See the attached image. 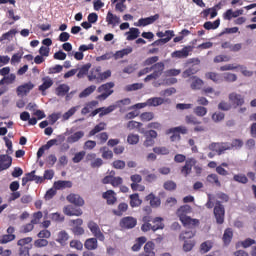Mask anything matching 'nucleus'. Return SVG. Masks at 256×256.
Here are the masks:
<instances>
[{"instance_id": "1", "label": "nucleus", "mask_w": 256, "mask_h": 256, "mask_svg": "<svg viewBox=\"0 0 256 256\" xmlns=\"http://www.w3.org/2000/svg\"><path fill=\"white\" fill-rule=\"evenodd\" d=\"M189 213H191V206L189 205H184L181 206L178 210H177V215L181 221V223H183V225L185 227H195V225H199V220L198 219H193L187 215H189Z\"/></svg>"}, {"instance_id": "2", "label": "nucleus", "mask_w": 256, "mask_h": 256, "mask_svg": "<svg viewBox=\"0 0 256 256\" xmlns=\"http://www.w3.org/2000/svg\"><path fill=\"white\" fill-rule=\"evenodd\" d=\"M151 71H153V72L144 78L145 83H149V81L159 79V77H161V75H163V71H165V63L158 62V63L150 66V72Z\"/></svg>"}, {"instance_id": "3", "label": "nucleus", "mask_w": 256, "mask_h": 256, "mask_svg": "<svg viewBox=\"0 0 256 256\" xmlns=\"http://www.w3.org/2000/svg\"><path fill=\"white\" fill-rule=\"evenodd\" d=\"M113 87H115L114 82H107L105 84L100 85L97 88V93L101 94L98 95L96 99H98V101H105L107 98L111 97V95H113L114 93Z\"/></svg>"}, {"instance_id": "4", "label": "nucleus", "mask_w": 256, "mask_h": 256, "mask_svg": "<svg viewBox=\"0 0 256 256\" xmlns=\"http://www.w3.org/2000/svg\"><path fill=\"white\" fill-rule=\"evenodd\" d=\"M213 213L216 219V223L218 225H223V223H225V206L221 204V201L216 200Z\"/></svg>"}, {"instance_id": "5", "label": "nucleus", "mask_w": 256, "mask_h": 256, "mask_svg": "<svg viewBox=\"0 0 256 256\" xmlns=\"http://www.w3.org/2000/svg\"><path fill=\"white\" fill-rule=\"evenodd\" d=\"M156 35L160 39H158L155 43L157 45H159V43L165 45V43H169V41L175 37V32L173 30H166L165 32H157Z\"/></svg>"}, {"instance_id": "6", "label": "nucleus", "mask_w": 256, "mask_h": 256, "mask_svg": "<svg viewBox=\"0 0 256 256\" xmlns=\"http://www.w3.org/2000/svg\"><path fill=\"white\" fill-rule=\"evenodd\" d=\"M193 51V47L184 46L181 50H176L171 53L172 59H187L189 54Z\"/></svg>"}, {"instance_id": "7", "label": "nucleus", "mask_w": 256, "mask_h": 256, "mask_svg": "<svg viewBox=\"0 0 256 256\" xmlns=\"http://www.w3.org/2000/svg\"><path fill=\"white\" fill-rule=\"evenodd\" d=\"M88 228L98 241H105V235L101 232V228H99L97 223L94 221L88 222Z\"/></svg>"}, {"instance_id": "8", "label": "nucleus", "mask_w": 256, "mask_h": 256, "mask_svg": "<svg viewBox=\"0 0 256 256\" xmlns=\"http://www.w3.org/2000/svg\"><path fill=\"white\" fill-rule=\"evenodd\" d=\"M137 225V219L131 216L124 217L120 220L119 226L121 229H134Z\"/></svg>"}, {"instance_id": "9", "label": "nucleus", "mask_w": 256, "mask_h": 256, "mask_svg": "<svg viewBox=\"0 0 256 256\" xmlns=\"http://www.w3.org/2000/svg\"><path fill=\"white\" fill-rule=\"evenodd\" d=\"M229 101L230 103H232V105H234V107H241L245 105V97L236 92H232L229 94Z\"/></svg>"}, {"instance_id": "10", "label": "nucleus", "mask_w": 256, "mask_h": 256, "mask_svg": "<svg viewBox=\"0 0 256 256\" xmlns=\"http://www.w3.org/2000/svg\"><path fill=\"white\" fill-rule=\"evenodd\" d=\"M189 81H191L190 89H192V91H200V89H203V85H205L203 79L198 76L190 77V79L187 80V83H189Z\"/></svg>"}, {"instance_id": "11", "label": "nucleus", "mask_w": 256, "mask_h": 256, "mask_svg": "<svg viewBox=\"0 0 256 256\" xmlns=\"http://www.w3.org/2000/svg\"><path fill=\"white\" fill-rule=\"evenodd\" d=\"M15 227L10 226L7 229V234H4L0 237V243L2 245H6V243H11V241H15Z\"/></svg>"}, {"instance_id": "12", "label": "nucleus", "mask_w": 256, "mask_h": 256, "mask_svg": "<svg viewBox=\"0 0 256 256\" xmlns=\"http://www.w3.org/2000/svg\"><path fill=\"white\" fill-rule=\"evenodd\" d=\"M145 137L144 147H153L155 145V139H157V132L155 130H147Z\"/></svg>"}, {"instance_id": "13", "label": "nucleus", "mask_w": 256, "mask_h": 256, "mask_svg": "<svg viewBox=\"0 0 256 256\" xmlns=\"http://www.w3.org/2000/svg\"><path fill=\"white\" fill-rule=\"evenodd\" d=\"M159 14H155L153 16L147 17V18H140L138 20V27H147V25H153V23H155V21H158L159 19Z\"/></svg>"}, {"instance_id": "14", "label": "nucleus", "mask_w": 256, "mask_h": 256, "mask_svg": "<svg viewBox=\"0 0 256 256\" xmlns=\"http://www.w3.org/2000/svg\"><path fill=\"white\" fill-rule=\"evenodd\" d=\"M13 163V158L9 155H0V173L11 167Z\"/></svg>"}, {"instance_id": "15", "label": "nucleus", "mask_w": 256, "mask_h": 256, "mask_svg": "<svg viewBox=\"0 0 256 256\" xmlns=\"http://www.w3.org/2000/svg\"><path fill=\"white\" fill-rule=\"evenodd\" d=\"M66 199L69 203L76 205V207H83L85 205V200L79 194H70Z\"/></svg>"}, {"instance_id": "16", "label": "nucleus", "mask_w": 256, "mask_h": 256, "mask_svg": "<svg viewBox=\"0 0 256 256\" xmlns=\"http://www.w3.org/2000/svg\"><path fill=\"white\" fill-rule=\"evenodd\" d=\"M34 87L35 85L31 82L22 84L16 89L17 95H27V93H30Z\"/></svg>"}, {"instance_id": "17", "label": "nucleus", "mask_w": 256, "mask_h": 256, "mask_svg": "<svg viewBox=\"0 0 256 256\" xmlns=\"http://www.w3.org/2000/svg\"><path fill=\"white\" fill-rule=\"evenodd\" d=\"M100 77H101V66H97L91 69L88 75V80L96 81V83H100Z\"/></svg>"}, {"instance_id": "18", "label": "nucleus", "mask_w": 256, "mask_h": 256, "mask_svg": "<svg viewBox=\"0 0 256 256\" xmlns=\"http://www.w3.org/2000/svg\"><path fill=\"white\" fill-rule=\"evenodd\" d=\"M200 69L198 66L191 65L186 70L182 72V78L183 79H189V77H195L197 73H199Z\"/></svg>"}, {"instance_id": "19", "label": "nucleus", "mask_w": 256, "mask_h": 256, "mask_svg": "<svg viewBox=\"0 0 256 256\" xmlns=\"http://www.w3.org/2000/svg\"><path fill=\"white\" fill-rule=\"evenodd\" d=\"M106 22L108 25H112V27H116V25H119V23H121V18L113 14L111 11H109L106 16Z\"/></svg>"}, {"instance_id": "20", "label": "nucleus", "mask_w": 256, "mask_h": 256, "mask_svg": "<svg viewBox=\"0 0 256 256\" xmlns=\"http://www.w3.org/2000/svg\"><path fill=\"white\" fill-rule=\"evenodd\" d=\"M51 87H53V79H51L49 76H46L42 78V85H40L38 89L42 93H45V91H47V89H51Z\"/></svg>"}, {"instance_id": "21", "label": "nucleus", "mask_w": 256, "mask_h": 256, "mask_svg": "<svg viewBox=\"0 0 256 256\" xmlns=\"http://www.w3.org/2000/svg\"><path fill=\"white\" fill-rule=\"evenodd\" d=\"M98 238H88L85 243L84 247L87 251H95L99 247V243L97 242Z\"/></svg>"}, {"instance_id": "22", "label": "nucleus", "mask_w": 256, "mask_h": 256, "mask_svg": "<svg viewBox=\"0 0 256 256\" xmlns=\"http://www.w3.org/2000/svg\"><path fill=\"white\" fill-rule=\"evenodd\" d=\"M65 215H68L69 217H80V215H83V211L81 209H74L72 205H68L64 208Z\"/></svg>"}, {"instance_id": "23", "label": "nucleus", "mask_w": 256, "mask_h": 256, "mask_svg": "<svg viewBox=\"0 0 256 256\" xmlns=\"http://www.w3.org/2000/svg\"><path fill=\"white\" fill-rule=\"evenodd\" d=\"M73 187L72 181L67 180H59L54 182V189L61 190V189H71Z\"/></svg>"}, {"instance_id": "24", "label": "nucleus", "mask_w": 256, "mask_h": 256, "mask_svg": "<svg viewBox=\"0 0 256 256\" xmlns=\"http://www.w3.org/2000/svg\"><path fill=\"white\" fill-rule=\"evenodd\" d=\"M57 243L62 245V247H65L67 245V241H69V234L65 230H61L56 238Z\"/></svg>"}, {"instance_id": "25", "label": "nucleus", "mask_w": 256, "mask_h": 256, "mask_svg": "<svg viewBox=\"0 0 256 256\" xmlns=\"http://www.w3.org/2000/svg\"><path fill=\"white\" fill-rule=\"evenodd\" d=\"M103 199L107 200L108 205H114L117 201L115 197V192L113 190H108L102 194Z\"/></svg>"}, {"instance_id": "26", "label": "nucleus", "mask_w": 256, "mask_h": 256, "mask_svg": "<svg viewBox=\"0 0 256 256\" xmlns=\"http://www.w3.org/2000/svg\"><path fill=\"white\" fill-rule=\"evenodd\" d=\"M97 105H99V101H97V100H92V101L88 102L85 105V107L82 108L81 114L87 115V114L91 113V111H93V109H95V107H97Z\"/></svg>"}, {"instance_id": "27", "label": "nucleus", "mask_w": 256, "mask_h": 256, "mask_svg": "<svg viewBox=\"0 0 256 256\" xmlns=\"http://www.w3.org/2000/svg\"><path fill=\"white\" fill-rule=\"evenodd\" d=\"M130 53H133L132 47H127L122 50H118L114 53V59L117 61V59H123V57H127V55H130Z\"/></svg>"}, {"instance_id": "28", "label": "nucleus", "mask_w": 256, "mask_h": 256, "mask_svg": "<svg viewBox=\"0 0 256 256\" xmlns=\"http://www.w3.org/2000/svg\"><path fill=\"white\" fill-rule=\"evenodd\" d=\"M146 201H150V205L153 208L161 207V199L159 197H156L155 194L150 193L148 196H146Z\"/></svg>"}, {"instance_id": "29", "label": "nucleus", "mask_w": 256, "mask_h": 256, "mask_svg": "<svg viewBox=\"0 0 256 256\" xmlns=\"http://www.w3.org/2000/svg\"><path fill=\"white\" fill-rule=\"evenodd\" d=\"M221 25V19H216L214 22L211 21H207L204 23L203 27L204 29H206L207 31H211L215 30V29H219V26Z\"/></svg>"}, {"instance_id": "30", "label": "nucleus", "mask_w": 256, "mask_h": 256, "mask_svg": "<svg viewBox=\"0 0 256 256\" xmlns=\"http://www.w3.org/2000/svg\"><path fill=\"white\" fill-rule=\"evenodd\" d=\"M163 103H165V99L161 97L149 98L147 100L148 107H159V105H163Z\"/></svg>"}, {"instance_id": "31", "label": "nucleus", "mask_w": 256, "mask_h": 256, "mask_svg": "<svg viewBox=\"0 0 256 256\" xmlns=\"http://www.w3.org/2000/svg\"><path fill=\"white\" fill-rule=\"evenodd\" d=\"M127 0H111V3L115 5L116 11H119V13H123L127 9V5H125V2Z\"/></svg>"}, {"instance_id": "32", "label": "nucleus", "mask_w": 256, "mask_h": 256, "mask_svg": "<svg viewBox=\"0 0 256 256\" xmlns=\"http://www.w3.org/2000/svg\"><path fill=\"white\" fill-rule=\"evenodd\" d=\"M15 79H17V76L15 74H9L8 76H4L0 80V87L1 85H13V83H15Z\"/></svg>"}, {"instance_id": "33", "label": "nucleus", "mask_w": 256, "mask_h": 256, "mask_svg": "<svg viewBox=\"0 0 256 256\" xmlns=\"http://www.w3.org/2000/svg\"><path fill=\"white\" fill-rule=\"evenodd\" d=\"M153 225V232L159 231V229H165V224H163L162 217H156L152 220Z\"/></svg>"}, {"instance_id": "34", "label": "nucleus", "mask_w": 256, "mask_h": 256, "mask_svg": "<svg viewBox=\"0 0 256 256\" xmlns=\"http://www.w3.org/2000/svg\"><path fill=\"white\" fill-rule=\"evenodd\" d=\"M15 35H17V29H11L8 32L2 34L0 41L1 43H3V41H11Z\"/></svg>"}, {"instance_id": "35", "label": "nucleus", "mask_w": 256, "mask_h": 256, "mask_svg": "<svg viewBox=\"0 0 256 256\" xmlns=\"http://www.w3.org/2000/svg\"><path fill=\"white\" fill-rule=\"evenodd\" d=\"M97 89V86L91 85L88 86L86 89H84L80 94L79 98L80 99H85V97H89V95L95 93V90Z\"/></svg>"}, {"instance_id": "36", "label": "nucleus", "mask_w": 256, "mask_h": 256, "mask_svg": "<svg viewBox=\"0 0 256 256\" xmlns=\"http://www.w3.org/2000/svg\"><path fill=\"white\" fill-rule=\"evenodd\" d=\"M168 133H172V135L170 136L171 141H179V139H181V136L179 135V133H182V135H185V133H187V129L170 130Z\"/></svg>"}, {"instance_id": "37", "label": "nucleus", "mask_w": 256, "mask_h": 256, "mask_svg": "<svg viewBox=\"0 0 256 256\" xmlns=\"http://www.w3.org/2000/svg\"><path fill=\"white\" fill-rule=\"evenodd\" d=\"M140 89H143V83L128 84L124 87V91L126 93H131V91H139Z\"/></svg>"}, {"instance_id": "38", "label": "nucleus", "mask_w": 256, "mask_h": 256, "mask_svg": "<svg viewBox=\"0 0 256 256\" xmlns=\"http://www.w3.org/2000/svg\"><path fill=\"white\" fill-rule=\"evenodd\" d=\"M159 61V56H151L143 61V67H153V65L157 64Z\"/></svg>"}, {"instance_id": "39", "label": "nucleus", "mask_w": 256, "mask_h": 256, "mask_svg": "<svg viewBox=\"0 0 256 256\" xmlns=\"http://www.w3.org/2000/svg\"><path fill=\"white\" fill-rule=\"evenodd\" d=\"M127 41H135L137 37H139V29L138 28H130L129 32H126Z\"/></svg>"}, {"instance_id": "40", "label": "nucleus", "mask_w": 256, "mask_h": 256, "mask_svg": "<svg viewBox=\"0 0 256 256\" xmlns=\"http://www.w3.org/2000/svg\"><path fill=\"white\" fill-rule=\"evenodd\" d=\"M143 201L139 199V194L130 195V206L131 207H139Z\"/></svg>"}, {"instance_id": "41", "label": "nucleus", "mask_w": 256, "mask_h": 256, "mask_svg": "<svg viewBox=\"0 0 256 256\" xmlns=\"http://www.w3.org/2000/svg\"><path fill=\"white\" fill-rule=\"evenodd\" d=\"M222 239L226 245H229V243H231V239H233V230L231 228H227L224 231V235Z\"/></svg>"}, {"instance_id": "42", "label": "nucleus", "mask_w": 256, "mask_h": 256, "mask_svg": "<svg viewBox=\"0 0 256 256\" xmlns=\"http://www.w3.org/2000/svg\"><path fill=\"white\" fill-rule=\"evenodd\" d=\"M84 135H85V133H83V131H78V132L74 133L73 135H71L70 137H68L67 142L68 143H77V141H79V139H81Z\"/></svg>"}, {"instance_id": "43", "label": "nucleus", "mask_w": 256, "mask_h": 256, "mask_svg": "<svg viewBox=\"0 0 256 256\" xmlns=\"http://www.w3.org/2000/svg\"><path fill=\"white\" fill-rule=\"evenodd\" d=\"M89 69H91V64H86L84 66H82L79 70V72L77 73V77L78 79H83L85 77V75L87 73H89Z\"/></svg>"}, {"instance_id": "44", "label": "nucleus", "mask_w": 256, "mask_h": 256, "mask_svg": "<svg viewBox=\"0 0 256 256\" xmlns=\"http://www.w3.org/2000/svg\"><path fill=\"white\" fill-rule=\"evenodd\" d=\"M68 91H69V87L65 84H62L56 88V95H58V97H65V94Z\"/></svg>"}, {"instance_id": "45", "label": "nucleus", "mask_w": 256, "mask_h": 256, "mask_svg": "<svg viewBox=\"0 0 256 256\" xmlns=\"http://www.w3.org/2000/svg\"><path fill=\"white\" fill-rule=\"evenodd\" d=\"M144 224L141 226V230L144 233H147V231H153V224L149 223L151 220L147 217L143 218Z\"/></svg>"}, {"instance_id": "46", "label": "nucleus", "mask_w": 256, "mask_h": 256, "mask_svg": "<svg viewBox=\"0 0 256 256\" xmlns=\"http://www.w3.org/2000/svg\"><path fill=\"white\" fill-rule=\"evenodd\" d=\"M211 249H213V242H211V241L203 242L200 245L201 253H209V251H211Z\"/></svg>"}, {"instance_id": "47", "label": "nucleus", "mask_w": 256, "mask_h": 256, "mask_svg": "<svg viewBox=\"0 0 256 256\" xmlns=\"http://www.w3.org/2000/svg\"><path fill=\"white\" fill-rule=\"evenodd\" d=\"M101 111L99 117H105V115H109V113H113L115 111V105H110L108 107H100Z\"/></svg>"}, {"instance_id": "48", "label": "nucleus", "mask_w": 256, "mask_h": 256, "mask_svg": "<svg viewBox=\"0 0 256 256\" xmlns=\"http://www.w3.org/2000/svg\"><path fill=\"white\" fill-rule=\"evenodd\" d=\"M79 109V106H74L70 108L67 112L63 114L64 121H67L68 119H71L75 113H77V110Z\"/></svg>"}, {"instance_id": "49", "label": "nucleus", "mask_w": 256, "mask_h": 256, "mask_svg": "<svg viewBox=\"0 0 256 256\" xmlns=\"http://www.w3.org/2000/svg\"><path fill=\"white\" fill-rule=\"evenodd\" d=\"M29 181H35L36 183H43V177L35 175V170L26 174Z\"/></svg>"}, {"instance_id": "50", "label": "nucleus", "mask_w": 256, "mask_h": 256, "mask_svg": "<svg viewBox=\"0 0 256 256\" xmlns=\"http://www.w3.org/2000/svg\"><path fill=\"white\" fill-rule=\"evenodd\" d=\"M153 152L156 153V155H169V148L165 146L154 147Z\"/></svg>"}, {"instance_id": "51", "label": "nucleus", "mask_w": 256, "mask_h": 256, "mask_svg": "<svg viewBox=\"0 0 256 256\" xmlns=\"http://www.w3.org/2000/svg\"><path fill=\"white\" fill-rule=\"evenodd\" d=\"M103 159H113V151L109 150L107 147L100 148Z\"/></svg>"}, {"instance_id": "52", "label": "nucleus", "mask_w": 256, "mask_h": 256, "mask_svg": "<svg viewBox=\"0 0 256 256\" xmlns=\"http://www.w3.org/2000/svg\"><path fill=\"white\" fill-rule=\"evenodd\" d=\"M205 77L207 78V79H210V81H213L214 83H219V81H220V76H219V74L218 73H215V72H207L206 74H205Z\"/></svg>"}, {"instance_id": "53", "label": "nucleus", "mask_w": 256, "mask_h": 256, "mask_svg": "<svg viewBox=\"0 0 256 256\" xmlns=\"http://www.w3.org/2000/svg\"><path fill=\"white\" fill-rule=\"evenodd\" d=\"M185 121L187 125H201V122L193 115L186 116Z\"/></svg>"}, {"instance_id": "54", "label": "nucleus", "mask_w": 256, "mask_h": 256, "mask_svg": "<svg viewBox=\"0 0 256 256\" xmlns=\"http://www.w3.org/2000/svg\"><path fill=\"white\" fill-rule=\"evenodd\" d=\"M194 113L197 115V117H205V115H207V108L203 106H197L194 108Z\"/></svg>"}, {"instance_id": "55", "label": "nucleus", "mask_w": 256, "mask_h": 256, "mask_svg": "<svg viewBox=\"0 0 256 256\" xmlns=\"http://www.w3.org/2000/svg\"><path fill=\"white\" fill-rule=\"evenodd\" d=\"M231 61V56L227 55H218L214 58V63H227Z\"/></svg>"}, {"instance_id": "56", "label": "nucleus", "mask_w": 256, "mask_h": 256, "mask_svg": "<svg viewBox=\"0 0 256 256\" xmlns=\"http://www.w3.org/2000/svg\"><path fill=\"white\" fill-rule=\"evenodd\" d=\"M137 71V64H129L128 66L124 67L122 73H126L127 75H131Z\"/></svg>"}, {"instance_id": "57", "label": "nucleus", "mask_w": 256, "mask_h": 256, "mask_svg": "<svg viewBox=\"0 0 256 256\" xmlns=\"http://www.w3.org/2000/svg\"><path fill=\"white\" fill-rule=\"evenodd\" d=\"M60 118H61V114L53 113L49 115L47 119H48L49 125H55V123H57V121H59Z\"/></svg>"}, {"instance_id": "58", "label": "nucleus", "mask_w": 256, "mask_h": 256, "mask_svg": "<svg viewBox=\"0 0 256 256\" xmlns=\"http://www.w3.org/2000/svg\"><path fill=\"white\" fill-rule=\"evenodd\" d=\"M129 209V205L127 203H120L118 205V211H114L115 215L121 216L125 211Z\"/></svg>"}, {"instance_id": "59", "label": "nucleus", "mask_w": 256, "mask_h": 256, "mask_svg": "<svg viewBox=\"0 0 256 256\" xmlns=\"http://www.w3.org/2000/svg\"><path fill=\"white\" fill-rule=\"evenodd\" d=\"M166 191H175L177 189V184L174 181L168 180L163 185Z\"/></svg>"}, {"instance_id": "60", "label": "nucleus", "mask_w": 256, "mask_h": 256, "mask_svg": "<svg viewBox=\"0 0 256 256\" xmlns=\"http://www.w3.org/2000/svg\"><path fill=\"white\" fill-rule=\"evenodd\" d=\"M207 181L209 183H215V185H217V187H221V182H219V177L217 176V174L208 175Z\"/></svg>"}, {"instance_id": "61", "label": "nucleus", "mask_w": 256, "mask_h": 256, "mask_svg": "<svg viewBox=\"0 0 256 256\" xmlns=\"http://www.w3.org/2000/svg\"><path fill=\"white\" fill-rule=\"evenodd\" d=\"M70 247L72 249H77V251H83V243L79 240H72L70 242Z\"/></svg>"}, {"instance_id": "62", "label": "nucleus", "mask_w": 256, "mask_h": 256, "mask_svg": "<svg viewBox=\"0 0 256 256\" xmlns=\"http://www.w3.org/2000/svg\"><path fill=\"white\" fill-rule=\"evenodd\" d=\"M154 117H155V114H153V112H144L140 115L141 121H152Z\"/></svg>"}, {"instance_id": "63", "label": "nucleus", "mask_w": 256, "mask_h": 256, "mask_svg": "<svg viewBox=\"0 0 256 256\" xmlns=\"http://www.w3.org/2000/svg\"><path fill=\"white\" fill-rule=\"evenodd\" d=\"M127 142L130 145H137L139 143V135L130 134L127 138Z\"/></svg>"}, {"instance_id": "64", "label": "nucleus", "mask_w": 256, "mask_h": 256, "mask_svg": "<svg viewBox=\"0 0 256 256\" xmlns=\"http://www.w3.org/2000/svg\"><path fill=\"white\" fill-rule=\"evenodd\" d=\"M234 181H236L237 183H247L249 180L247 179V176L243 175V174H237L234 175Z\"/></svg>"}]
</instances>
